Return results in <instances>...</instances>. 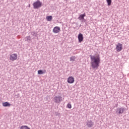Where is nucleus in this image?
<instances>
[{
  "instance_id": "nucleus-12",
  "label": "nucleus",
  "mask_w": 129,
  "mask_h": 129,
  "mask_svg": "<svg viewBox=\"0 0 129 129\" xmlns=\"http://www.w3.org/2000/svg\"><path fill=\"white\" fill-rule=\"evenodd\" d=\"M3 106H4V107H7V106H11V104L9 103V102H4L2 104Z\"/></svg>"
},
{
  "instance_id": "nucleus-5",
  "label": "nucleus",
  "mask_w": 129,
  "mask_h": 129,
  "mask_svg": "<svg viewBox=\"0 0 129 129\" xmlns=\"http://www.w3.org/2000/svg\"><path fill=\"white\" fill-rule=\"evenodd\" d=\"M18 59V54L17 53H13L10 55V60L11 61H16Z\"/></svg>"
},
{
  "instance_id": "nucleus-19",
  "label": "nucleus",
  "mask_w": 129,
  "mask_h": 129,
  "mask_svg": "<svg viewBox=\"0 0 129 129\" xmlns=\"http://www.w3.org/2000/svg\"><path fill=\"white\" fill-rule=\"evenodd\" d=\"M75 59H76V57H75V56H72L70 57V61H75Z\"/></svg>"
},
{
  "instance_id": "nucleus-16",
  "label": "nucleus",
  "mask_w": 129,
  "mask_h": 129,
  "mask_svg": "<svg viewBox=\"0 0 129 129\" xmlns=\"http://www.w3.org/2000/svg\"><path fill=\"white\" fill-rule=\"evenodd\" d=\"M20 129H31V128L27 125H22L20 127Z\"/></svg>"
},
{
  "instance_id": "nucleus-14",
  "label": "nucleus",
  "mask_w": 129,
  "mask_h": 129,
  "mask_svg": "<svg viewBox=\"0 0 129 129\" xmlns=\"http://www.w3.org/2000/svg\"><path fill=\"white\" fill-rule=\"evenodd\" d=\"M44 73H46V71H43L42 70H38V74L39 75H41V74H44Z\"/></svg>"
},
{
  "instance_id": "nucleus-6",
  "label": "nucleus",
  "mask_w": 129,
  "mask_h": 129,
  "mask_svg": "<svg viewBox=\"0 0 129 129\" xmlns=\"http://www.w3.org/2000/svg\"><path fill=\"white\" fill-rule=\"evenodd\" d=\"M61 31V28L59 26H55L53 28L52 30L53 33L54 34H57L58 33H60Z\"/></svg>"
},
{
  "instance_id": "nucleus-2",
  "label": "nucleus",
  "mask_w": 129,
  "mask_h": 129,
  "mask_svg": "<svg viewBox=\"0 0 129 129\" xmlns=\"http://www.w3.org/2000/svg\"><path fill=\"white\" fill-rule=\"evenodd\" d=\"M34 9H39L42 7V2L40 1H36L33 4Z\"/></svg>"
},
{
  "instance_id": "nucleus-3",
  "label": "nucleus",
  "mask_w": 129,
  "mask_h": 129,
  "mask_svg": "<svg viewBox=\"0 0 129 129\" xmlns=\"http://www.w3.org/2000/svg\"><path fill=\"white\" fill-rule=\"evenodd\" d=\"M53 100L55 103H60L62 101V96H55L54 97Z\"/></svg>"
},
{
  "instance_id": "nucleus-13",
  "label": "nucleus",
  "mask_w": 129,
  "mask_h": 129,
  "mask_svg": "<svg viewBox=\"0 0 129 129\" xmlns=\"http://www.w3.org/2000/svg\"><path fill=\"white\" fill-rule=\"evenodd\" d=\"M46 19L47 21H48V22H51V21H52V20H53V17H52V16H47L46 17Z\"/></svg>"
},
{
  "instance_id": "nucleus-4",
  "label": "nucleus",
  "mask_w": 129,
  "mask_h": 129,
  "mask_svg": "<svg viewBox=\"0 0 129 129\" xmlns=\"http://www.w3.org/2000/svg\"><path fill=\"white\" fill-rule=\"evenodd\" d=\"M115 49L117 52H120L123 49L122 44L118 43L116 45Z\"/></svg>"
},
{
  "instance_id": "nucleus-17",
  "label": "nucleus",
  "mask_w": 129,
  "mask_h": 129,
  "mask_svg": "<svg viewBox=\"0 0 129 129\" xmlns=\"http://www.w3.org/2000/svg\"><path fill=\"white\" fill-rule=\"evenodd\" d=\"M67 107L71 109V108H72V105H71V104L70 103H68V104L67 105Z\"/></svg>"
},
{
  "instance_id": "nucleus-18",
  "label": "nucleus",
  "mask_w": 129,
  "mask_h": 129,
  "mask_svg": "<svg viewBox=\"0 0 129 129\" xmlns=\"http://www.w3.org/2000/svg\"><path fill=\"white\" fill-rule=\"evenodd\" d=\"M26 41H27V42H29V41H31L32 39H31V36H27L26 37Z\"/></svg>"
},
{
  "instance_id": "nucleus-11",
  "label": "nucleus",
  "mask_w": 129,
  "mask_h": 129,
  "mask_svg": "<svg viewBox=\"0 0 129 129\" xmlns=\"http://www.w3.org/2000/svg\"><path fill=\"white\" fill-rule=\"evenodd\" d=\"M84 17H86V14H85V13L80 15L78 18V19L80 21H82V20H84Z\"/></svg>"
},
{
  "instance_id": "nucleus-20",
  "label": "nucleus",
  "mask_w": 129,
  "mask_h": 129,
  "mask_svg": "<svg viewBox=\"0 0 129 129\" xmlns=\"http://www.w3.org/2000/svg\"><path fill=\"white\" fill-rule=\"evenodd\" d=\"M29 8H31V5H29Z\"/></svg>"
},
{
  "instance_id": "nucleus-10",
  "label": "nucleus",
  "mask_w": 129,
  "mask_h": 129,
  "mask_svg": "<svg viewBox=\"0 0 129 129\" xmlns=\"http://www.w3.org/2000/svg\"><path fill=\"white\" fill-rule=\"evenodd\" d=\"M93 125H94V123L91 120L88 121V122H87L88 127H92Z\"/></svg>"
},
{
  "instance_id": "nucleus-1",
  "label": "nucleus",
  "mask_w": 129,
  "mask_h": 129,
  "mask_svg": "<svg viewBox=\"0 0 129 129\" xmlns=\"http://www.w3.org/2000/svg\"><path fill=\"white\" fill-rule=\"evenodd\" d=\"M91 58V65L93 69H98L100 64V55L96 54L95 55H90Z\"/></svg>"
},
{
  "instance_id": "nucleus-7",
  "label": "nucleus",
  "mask_w": 129,
  "mask_h": 129,
  "mask_svg": "<svg viewBox=\"0 0 129 129\" xmlns=\"http://www.w3.org/2000/svg\"><path fill=\"white\" fill-rule=\"evenodd\" d=\"M68 82L70 83V84H72V83H74L75 81V79L74 77L72 76H70L68 78Z\"/></svg>"
},
{
  "instance_id": "nucleus-15",
  "label": "nucleus",
  "mask_w": 129,
  "mask_h": 129,
  "mask_svg": "<svg viewBox=\"0 0 129 129\" xmlns=\"http://www.w3.org/2000/svg\"><path fill=\"white\" fill-rule=\"evenodd\" d=\"M106 1L108 7H110V6H111L112 0H106Z\"/></svg>"
},
{
  "instance_id": "nucleus-8",
  "label": "nucleus",
  "mask_w": 129,
  "mask_h": 129,
  "mask_svg": "<svg viewBox=\"0 0 129 129\" xmlns=\"http://www.w3.org/2000/svg\"><path fill=\"white\" fill-rule=\"evenodd\" d=\"M123 111H124V109L123 108H118L116 110V113L118 114H122V113H123Z\"/></svg>"
},
{
  "instance_id": "nucleus-9",
  "label": "nucleus",
  "mask_w": 129,
  "mask_h": 129,
  "mask_svg": "<svg viewBox=\"0 0 129 129\" xmlns=\"http://www.w3.org/2000/svg\"><path fill=\"white\" fill-rule=\"evenodd\" d=\"M78 38L79 43H81V42L83 41V39H84L83 34H82V33H79L78 36Z\"/></svg>"
}]
</instances>
